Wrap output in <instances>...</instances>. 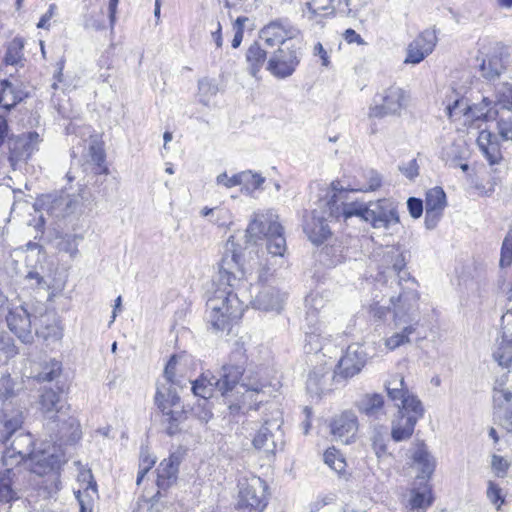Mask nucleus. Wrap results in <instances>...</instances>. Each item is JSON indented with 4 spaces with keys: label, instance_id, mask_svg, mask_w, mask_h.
<instances>
[{
    "label": "nucleus",
    "instance_id": "5701e85b",
    "mask_svg": "<svg viewBox=\"0 0 512 512\" xmlns=\"http://www.w3.org/2000/svg\"><path fill=\"white\" fill-rule=\"evenodd\" d=\"M385 400L383 395L379 393H367L362 395L356 402L355 407L360 414L366 416L370 420H379L385 416L384 409Z\"/></svg>",
    "mask_w": 512,
    "mask_h": 512
},
{
    "label": "nucleus",
    "instance_id": "052dcab7",
    "mask_svg": "<svg viewBox=\"0 0 512 512\" xmlns=\"http://www.w3.org/2000/svg\"><path fill=\"white\" fill-rule=\"evenodd\" d=\"M486 495L491 504H493L497 510H500L502 504L505 501L502 489L494 482L489 481Z\"/></svg>",
    "mask_w": 512,
    "mask_h": 512
},
{
    "label": "nucleus",
    "instance_id": "37998d69",
    "mask_svg": "<svg viewBox=\"0 0 512 512\" xmlns=\"http://www.w3.org/2000/svg\"><path fill=\"white\" fill-rule=\"evenodd\" d=\"M76 499L80 505V512H93V506L96 499H98V489L84 488L75 492Z\"/></svg>",
    "mask_w": 512,
    "mask_h": 512
},
{
    "label": "nucleus",
    "instance_id": "9b49d317",
    "mask_svg": "<svg viewBox=\"0 0 512 512\" xmlns=\"http://www.w3.org/2000/svg\"><path fill=\"white\" fill-rule=\"evenodd\" d=\"M282 423L279 415L265 420L253 439L254 447L267 453H274L278 448L282 449L284 444Z\"/></svg>",
    "mask_w": 512,
    "mask_h": 512
},
{
    "label": "nucleus",
    "instance_id": "603ef678",
    "mask_svg": "<svg viewBox=\"0 0 512 512\" xmlns=\"http://www.w3.org/2000/svg\"><path fill=\"white\" fill-rule=\"evenodd\" d=\"M61 370V362L53 359L42 368L36 379L39 382H51L60 376Z\"/></svg>",
    "mask_w": 512,
    "mask_h": 512
},
{
    "label": "nucleus",
    "instance_id": "423d86ee",
    "mask_svg": "<svg viewBox=\"0 0 512 512\" xmlns=\"http://www.w3.org/2000/svg\"><path fill=\"white\" fill-rule=\"evenodd\" d=\"M237 510L239 512H263L268 504V485L259 476L242 478L238 484Z\"/></svg>",
    "mask_w": 512,
    "mask_h": 512
},
{
    "label": "nucleus",
    "instance_id": "f8f14e48",
    "mask_svg": "<svg viewBox=\"0 0 512 512\" xmlns=\"http://www.w3.org/2000/svg\"><path fill=\"white\" fill-rule=\"evenodd\" d=\"M33 445V436L21 429L13 436L7 445H5L6 449L2 456L3 465L13 467L29 459L34 452Z\"/></svg>",
    "mask_w": 512,
    "mask_h": 512
},
{
    "label": "nucleus",
    "instance_id": "4468645a",
    "mask_svg": "<svg viewBox=\"0 0 512 512\" xmlns=\"http://www.w3.org/2000/svg\"><path fill=\"white\" fill-rule=\"evenodd\" d=\"M331 195L332 191L327 194L328 199L322 206V214L314 210L310 219L306 220L304 224V232L313 244H322L331 235L330 227L327 223L328 218L337 219L330 215L328 208V201Z\"/></svg>",
    "mask_w": 512,
    "mask_h": 512
},
{
    "label": "nucleus",
    "instance_id": "6ab92c4d",
    "mask_svg": "<svg viewBox=\"0 0 512 512\" xmlns=\"http://www.w3.org/2000/svg\"><path fill=\"white\" fill-rule=\"evenodd\" d=\"M358 418L351 410H346L336 416L331 423V432L336 440L349 444L358 431Z\"/></svg>",
    "mask_w": 512,
    "mask_h": 512
},
{
    "label": "nucleus",
    "instance_id": "b1692460",
    "mask_svg": "<svg viewBox=\"0 0 512 512\" xmlns=\"http://www.w3.org/2000/svg\"><path fill=\"white\" fill-rule=\"evenodd\" d=\"M305 323L323 322L324 314L330 309L329 300L324 293L314 291L305 299Z\"/></svg>",
    "mask_w": 512,
    "mask_h": 512
},
{
    "label": "nucleus",
    "instance_id": "e433bc0d",
    "mask_svg": "<svg viewBox=\"0 0 512 512\" xmlns=\"http://www.w3.org/2000/svg\"><path fill=\"white\" fill-rule=\"evenodd\" d=\"M24 39L21 37H15L12 39L6 49L5 56L3 58V61L6 65H12L17 66L21 65L23 66L24 59Z\"/></svg>",
    "mask_w": 512,
    "mask_h": 512
},
{
    "label": "nucleus",
    "instance_id": "bf43d9fd",
    "mask_svg": "<svg viewBox=\"0 0 512 512\" xmlns=\"http://www.w3.org/2000/svg\"><path fill=\"white\" fill-rule=\"evenodd\" d=\"M500 107L499 111H506L510 113L512 111V87L505 86L501 91L498 92L497 102L495 107Z\"/></svg>",
    "mask_w": 512,
    "mask_h": 512
},
{
    "label": "nucleus",
    "instance_id": "412c9836",
    "mask_svg": "<svg viewBox=\"0 0 512 512\" xmlns=\"http://www.w3.org/2000/svg\"><path fill=\"white\" fill-rule=\"evenodd\" d=\"M23 422L22 411L6 407L0 409V442L7 445L13 436L22 429Z\"/></svg>",
    "mask_w": 512,
    "mask_h": 512
},
{
    "label": "nucleus",
    "instance_id": "3c124183",
    "mask_svg": "<svg viewBox=\"0 0 512 512\" xmlns=\"http://www.w3.org/2000/svg\"><path fill=\"white\" fill-rule=\"evenodd\" d=\"M199 101L203 105H208L211 97L215 96L219 89L214 80L204 78L198 81Z\"/></svg>",
    "mask_w": 512,
    "mask_h": 512
},
{
    "label": "nucleus",
    "instance_id": "9d476101",
    "mask_svg": "<svg viewBox=\"0 0 512 512\" xmlns=\"http://www.w3.org/2000/svg\"><path fill=\"white\" fill-rule=\"evenodd\" d=\"M405 92L398 86H390L374 99V105L369 108V117L383 118L398 114L404 108Z\"/></svg>",
    "mask_w": 512,
    "mask_h": 512
},
{
    "label": "nucleus",
    "instance_id": "8fccbe9b",
    "mask_svg": "<svg viewBox=\"0 0 512 512\" xmlns=\"http://www.w3.org/2000/svg\"><path fill=\"white\" fill-rule=\"evenodd\" d=\"M363 178L365 183L357 188L355 191L369 192L376 191L382 186V176L379 172L374 169H368L363 172Z\"/></svg>",
    "mask_w": 512,
    "mask_h": 512
},
{
    "label": "nucleus",
    "instance_id": "72a5a7b5",
    "mask_svg": "<svg viewBox=\"0 0 512 512\" xmlns=\"http://www.w3.org/2000/svg\"><path fill=\"white\" fill-rule=\"evenodd\" d=\"M492 101L483 98L482 103L474 106H465L461 111L470 115L473 120L491 121L496 120L500 111L496 107H490Z\"/></svg>",
    "mask_w": 512,
    "mask_h": 512
},
{
    "label": "nucleus",
    "instance_id": "c756f323",
    "mask_svg": "<svg viewBox=\"0 0 512 512\" xmlns=\"http://www.w3.org/2000/svg\"><path fill=\"white\" fill-rule=\"evenodd\" d=\"M27 97L21 85H15L7 79L0 81V106L10 110Z\"/></svg>",
    "mask_w": 512,
    "mask_h": 512
},
{
    "label": "nucleus",
    "instance_id": "0eeeda50",
    "mask_svg": "<svg viewBox=\"0 0 512 512\" xmlns=\"http://www.w3.org/2000/svg\"><path fill=\"white\" fill-rule=\"evenodd\" d=\"M405 287L401 286V292L397 297H391L394 324L401 328L402 324L416 326L419 321L418 301L419 293L415 289V285L411 282L406 283Z\"/></svg>",
    "mask_w": 512,
    "mask_h": 512
},
{
    "label": "nucleus",
    "instance_id": "f3484780",
    "mask_svg": "<svg viewBox=\"0 0 512 512\" xmlns=\"http://www.w3.org/2000/svg\"><path fill=\"white\" fill-rule=\"evenodd\" d=\"M424 407L421 412L416 410L398 409L397 417L392 421L391 437L395 442L409 439L419 419L424 416Z\"/></svg>",
    "mask_w": 512,
    "mask_h": 512
},
{
    "label": "nucleus",
    "instance_id": "a878e982",
    "mask_svg": "<svg viewBox=\"0 0 512 512\" xmlns=\"http://www.w3.org/2000/svg\"><path fill=\"white\" fill-rule=\"evenodd\" d=\"M477 144L490 165L500 162L502 153L495 134L487 130H482L477 138Z\"/></svg>",
    "mask_w": 512,
    "mask_h": 512
},
{
    "label": "nucleus",
    "instance_id": "4d7b16f0",
    "mask_svg": "<svg viewBox=\"0 0 512 512\" xmlns=\"http://www.w3.org/2000/svg\"><path fill=\"white\" fill-rule=\"evenodd\" d=\"M79 205L80 202L78 199L71 198L70 196H65L55 200L52 205V209L62 208V212L58 216L65 217L74 213L79 207Z\"/></svg>",
    "mask_w": 512,
    "mask_h": 512
},
{
    "label": "nucleus",
    "instance_id": "c9c22d12",
    "mask_svg": "<svg viewBox=\"0 0 512 512\" xmlns=\"http://www.w3.org/2000/svg\"><path fill=\"white\" fill-rule=\"evenodd\" d=\"M13 476L12 467L0 471V504H11L19 499L17 491L13 488Z\"/></svg>",
    "mask_w": 512,
    "mask_h": 512
},
{
    "label": "nucleus",
    "instance_id": "f03ea898",
    "mask_svg": "<svg viewBox=\"0 0 512 512\" xmlns=\"http://www.w3.org/2000/svg\"><path fill=\"white\" fill-rule=\"evenodd\" d=\"M245 364V349L237 342L229 363L224 364L216 376L215 384L226 399L231 414L241 409H257L265 401L266 384L258 377V373L246 371Z\"/></svg>",
    "mask_w": 512,
    "mask_h": 512
},
{
    "label": "nucleus",
    "instance_id": "39448f33",
    "mask_svg": "<svg viewBox=\"0 0 512 512\" xmlns=\"http://www.w3.org/2000/svg\"><path fill=\"white\" fill-rule=\"evenodd\" d=\"M41 410L50 421L47 423L49 430L55 432L54 442L61 444H73L81 438V430L78 420L68 414L70 407L62 399L59 392L53 389H45L40 397Z\"/></svg>",
    "mask_w": 512,
    "mask_h": 512
},
{
    "label": "nucleus",
    "instance_id": "774afa93",
    "mask_svg": "<svg viewBox=\"0 0 512 512\" xmlns=\"http://www.w3.org/2000/svg\"><path fill=\"white\" fill-rule=\"evenodd\" d=\"M502 336L504 339L512 340V310L507 311L501 318Z\"/></svg>",
    "mask_w": 512,
    "mask_h": 512
},
{
    "label": "nucleus",
    "instance_id": "393cba45",
    "mask_svg": "<svg viewBox=\"0 0 512 512\" xmlns=\"http://www.w3.org/2000/svg\"><path fill=\"white\" fill-rule=\"evenodd\" d=\"M29 460L31 461L32 472L38 475H44L58 469L61 463L60 456L57 455L54 450L50 451L45 449L34 451Z\"/></svg>",
    "mask_w": 512,
    "mask_h": 512
},
{
    "label": "nucleus",
    "instance_id": "bb28decb",
    "mask_svg": "<svg viewBox=\"0 0 512 512\" xmlns=\"http://www.w3.org/2000/svg\"><path fill=\"white\" fill-rule=\"evenodd\" d=\"M164 396V392L160 388H158L155 395V402L158 408L163 413V421L168 424L166 432L167 434L172 436L179 432V425L181 422L184 421L185 413L183 410L180 409H168L167 405H165L164 402L161 400V398H164Z\"/></svg>",
    "mask_w": 512,
    "mask_h": 512
},
{
    "label": "nucleus",
    "instance_id": "20e7f679",
    "mask_svg": "<svg viewBox=\"0 0 512 512\" xmlns=\"http://www.w3.org/2000/svg\"><path fill=\"white\" fill-rule=\"evenodd\" d=\"M247 242L256 243L258 240L266 239V248L270 259L259 274L260 279L266 280L268 276L276 271L277 266L284 265V255L287 249L286 239L282 225L278 222V215L272 211L254 214L246 229Z\"/></svg>",
    "mask_w": 512,
    "mask_h": 512
},
{
    "label": "nucleus",
    "instance_id": "c85d7f7f",
    "mask_svg": "<svg viewBox=\"0 0 512 512\" xmlns=\"http://www.w3.org/2000/svg\"><path fill=\"white\" fill-rule=\"evenodd\" d=\"M383 263L387 269L391 270L394 274H397L399 278V285H402V281L405 283L411 282L415 284V280L410 277L409 273L403 271L405 267V259L403 254L396 248H390L383 255Z\"/></svg>",
    "mask_w": 512,
    "mask_h": 512
},
{
    "label": "nucleus",
    "instance_id": "cd10ccee",
    "mask_svg": "<svg viewBox=\"0 0 512 512\" xmlns=\"http://www.w3.org/2000/svg\"><path fill=\"white\" fill-rule=\"evenodd\" d=\"M283 302L284 294H281L275 288L267 287L256 295L252 303L256 309L279 312L282 309Z\"/></svg>",
    "mask_w": 512,
    "mask_h": 512
},
{
    "label": "nucleus",
    "instance_id": "680f3d73",
    "mask_svg": "<svg viewBox=\"0 0 512 512\" xmlns=\"http://www.w3.org/2000/svg\"><path fill=\"white\" fill-rule=\"evenodd\" d=\"M334 1L335 0H311L309 2H306L305 6H306L308 12L311 13L312 16H314L320 12H324V11H328V10H331V12H333L334 7H333L332 3Z\"/></svg>",
    "mask_w": 512,
    "mask_h": 512
},
{
    "label": "nucleus",
    "instance_id": "69168bd1",
    "mask_svg": "<svg viewBox=\"0 0 512 512\" xmlns=\"http://www.w3.org/2000/svg\"><path fill=\"white\" fill-rule=\"evenodd\" d=\"M177 364V359L175 356H171L169 361L167 362L164 369V378L166 384L178 385L179 387H183L182 381L175 379V368Z\"/></svg>",
    "mask_w": 512,
    "mask_h": 512
},
{
    "label": "nucleus",
    "instance_id": "473e14b6",
    "mask_svg": "<svg viewBox=\"0 0 512 512\" xmlns=\"http://www.w3.org/2000/svg\"><path fill=\"white\" fill-rule=\"evenodd\" d=\"M245 59L250 75L257 77L258 73L267 62V52L262 48L259 42H254L247 49Z\"/></svg>",
    "mask_w": 512,
    "mask_h": 512
},
{
    "label": "nucleus",
    "instance_id": "1a4fd4ad",
    "mask_svg": "<svg viewBox=\"0 0 512 512\" xmlns=\"http://www.w3.org/2000/svg\"><path fill=\"white\" fill-rule=\"evenodd\" d=\"M300 35V29L287 18L272 20L259 31V38L270 47L295 43Z\"/></svg>",
    "mask_w": 512,
    "mask_h": 512
},
{
    "label": "nucleus",
    "instance_id": "de8ad7c7",
    "mask_svg": "<svg viewBox=\"0 0 512 512\" xmlns=\"http://www.w3.org/2000/svg\"><path fill=\"white\" fill-rule=\"evenodd\" d=\"M56 238H59V241L56 244L59 251L68 253L72 258H75L78 255V245L79 241L82 240V237L66 234L64 236L57 235Z\"/></svg>",
    "mask_w": 512,
    "mask_h": 512
},
{
    "label": "nucleus",
    "instance_id": "7ed1b4c3",
    "mask_svg": "<svg viewBox=\"0 0 512 512\" xmlns=\"http://www.w3.org/2000/svg\"><path fill=\"white\" fill-rule=\"evenodd\" d=\"M344 191L332 183V195L328 201L330 215L336 218L341 216L347 220L353 216L371 224L375 229H391L400 222L396 203L388 198L370 201L368 204L345 203Z\"/></svg>",
    "mask_w": 512,
    "mask_h": 512
},
{
    "label": "nucleus",
    "instance_id": "0e129e2a",
    "mask_svg": "<svg viewBox=\"0 0 512 512\" xmlns=\"http://www.w3.org/2000/svg\"><path fill=\"white\" fill-rule=\"evenodd\" d=\"M193 412L203 423H207L213 416L210 402L207 400H198L197 405L193 408Z\"/></svg>",
    "mask_w": 512,
    "mask_h": 512
},
{
    "label": "nucleus",
    "instance_id": "ddd939ff",
    "mask_svg": "<svg viewBox=\"0 0 512 512\" xmlns=\"http://www.w3.org/2000/svg\"><path fill=\"white\" fill-rule=\"evenodd\" d=\"M437 41V30L435 28L422 31L408 44L404 63L419 64L433 52Z\"/></svg>",
    "mask_w": 512,
    "mask_h": 512
},
{
    "label": "nucleus",
    "instance_id": "13d9d810",
    "mask_svg": "<svg viewBox=\"0 0 512 512\" xmlns=\"http://www.w3.org/2000/svg\"><path fill=\"white\" fill-rule=\"evenodd\" d=\"M174 386L175 385L169 384V386L166 387V384H164L157 387V389L160 388L164 392L165 396L161 398V400L167 405L168 409L180 408V397Z\"/></svg>",
    "mask_w": 512,
    "mask_h": 512
},
{
    "label": "nucleus",
    "instance_id": "09e8293b",
    "mask_svg": "<svg viewBox=\"0 0 512 512\" xmlns=\"http://www.w3.org/2000/svg\"><path fill=\"white\" fill-rule=\"evenodd\" d=\"M387 427L375 425L372 428L370 440L376 455L380 456L386 452Z\"/></svg>",
    "mask_w": 512,
    "mask_h": 512
},
{
    "label": "nucleus",
    "instance_id": "2eb2a0df",
    "mask_svg": "<svg viewBox=\"0 0 512 512\" xmlns=\"http://www.w3.org/2000/svg\"><path fill=\"white\" fill-rule=\"evenodd\" d=\"M40 142V135L35 131L10 138L8 143L11 165L14 166L18 162L27 161L31 155L38 150Z\"/></svg>",
    "mask_w": 512,
    "mask_h": 512
},
{
    "label": "nucleus",
    "instance_id": "c03bdc74",
    "mask_svg": "<svg viewBox=\"0 0 512 512\" xmlns=\"http://www.w3.org/2000/svg\"><path fill=\"white\" fill-rule=\"evenodd\" d=\"M402 330L400 332L394 333L392 336L388 337L385 340V345L389 350H395L396 348L409 343L410 339L409 336L414 333L415 326L414 325H407L402 324Z\"/></svg>",
    "mask_w": 512,
    "mask_h": 512
},
{
    "label": "nucleus",
    "instance_id": "a211bd4d",
    "mask_svg": "<svg viewBox=\"0 0 512 512\" xmlns=\"http://www.w3.org/2000/svg\"><path fill=\"white\" fill-rule=\"evenodd\" d=\"M366 359L367 355L361 346L349 345L338 362L335 374L343 378H351L362 370Z\"/></svg>",
    "mask_w": 512,
    "mask_h": 512
},
{
    "label": "nucleus",
    "instance_id": "6e6d98bb",
    "mask_svg": "<svg viewBox=\"0 0 512 512\" xmlns=\"http://www.w3.org/2000/svg\"><path fill=\"white\" fill-rule=\"evenodd\" d=\"M497 128L500 137L505 141H512V115L506 111H500Z\"/></svg>",
    "mask_w": 512,
    "mask_h": 512
},
{
    "label": "nucleus",
    "instance_id": "4c0bfd02",
    "mask_svg": "<svg viewBox=\"0 0 512 512\" xmlns=\"http://www.w3.org/2000/svg\"><path fill=\"white\" fill-rule=\"evenodd\" d=\"M468 150L462 140L454 141L442 150V158L452 166H456L459 161L466 159Z\"/></svg>",
    "mask_w": 512,
    "mask_h": 512
},
{
    "label": "nucleus",
    "instance_id": "dca6fc26",
    "mask_svg": "<svg viewBox=\"0 0 512 512\" xmlns=\"http://www.w3.org/2000/svg\"><path fill=\"white\" fill-rule=\"evenodd\" d=\"M8 314L6 316L7 326L18 339L25 343L33 341L32 322L31 316L27 309L20 305L15 308H7Z\"/></svg>",
    "mask_w": 512,
    "mask_h": 512
},
{
    "label": "nucleus",
    "instance_id": "f257e3e1",
    "mask_svg": "<svg viewBox=\"0 0 512 512\" xmlns=\"http://www.w3.org/2000/svg\"><path fill=\"white\" fill-rule=\"evenodd\" d=\"M234 237L230 236L218 264V273L213 279L215 289L206 302L205 319L215 332L230 328L232 322L242 317L244 308L234 292L244 279L245 272L240 263V253Z\"/></svg>",
    "mask_w": 512,
    "mask_h": 512
},
{
    "label": "nucleus",
    "instance_id": "f704fd0d",
    "mask_svg": "<svg viewBox=\"0 0 512 512\" xmlns=\"http://www.w3.org/2000/svg\"><path fill=\"white\" fill-rule=\"evenodd\" d=\"M215 382H217L216 375L207 374H202L195 381H189L193 394L200 397V400L207 401L213 396L214 391H218V385Z\"/></svg>",
    "mask_w": 512,
    "mask_h": 512
},
{
    "label": "nucleus",
    "instance_id": "e2e57ef3",
    "mask_svg": "<svg viewBox=\"0 0 512 512\" xmlns=\"http://www.w3.org/2000/svg\"><path fill=\"white\" fill-rule=\"evenodd\" d=\"M242 181V171L232 176H229L226 172H223L216 177L217 185L223 186L227 189L241 185Z\"/></svg>",
    "mask_w": 512,
    "mask_h": 512
},
{
    "label": "nucleus",
    "instance_id": "6e6552de",
    "mask_svg": "<svg viewBox=\"0 0 512 512\" xmlns=\"http://www.w3.org/2000/svg\"><path fill=\"white\" fill-rule=\"evenodd\" d=\"M301 56V48L297 42L279 46L268 59L266 68L274 77L285 79L295 72Z\"/></svg>",
    "mask_w": 512,
    "mask_h": 512
},
{
    "label": "nucleus",
    "instance_id": "49530a36",
    "mask_svg": "<svg viewBox=\"0 0 512 512\" xmlns=\"http://www.w3.org/2000/svg\"><path fill=\"white\" fill-rule=\"evenodd\" d=\"M242 179V191L248 194H252L265 182V177H263L260 173L253 172L252 170L242 171Z\"/></svg>",
    "mask_w": 512,
    "mask_h": 512
},
{
    "label": "nucleus",
    "instance_id": "7c9ffc66",
    "mask_svg": "<svg viewBox=\"0 0 512 512\" xmlns=\"http://www.w3.org/2000/svg\"><path fill=\"white\" fill-rule=\"evenodd\" d=\"M412 459L421 472V476L418 478L423 480L430 478L435 470L436 462L423 442L416 444L412 454Z\"/></svg>",
    "mask_w": 512,
    "mask_h": 512
},
{
    "label": "nucleus",
    "instance_id": "79ce46f5",
    "mask_svg": "<svg viewBox=\"0 0 512 512\" xmlns=\"http://www.w3.org/2000/svg\"><path fill=\"white\" fill-rule=\"evenodd\" d=\"M328 372L324 367L315 368L308 375L306 387L308 392L312 394H320L324 390L325 377Z\"/></svg>",
    "mask_w": 512,
    "mask_h": 512
},
{
    "label": "nucleus",
    "instance_id": "a18cd8bd",
    "mask_svg": "<svg viewBox=\"0 0 512 512\" xmlns=\"http://www.w3.org/2000/svg\"><path fill=\"white\" fill-rule=\"evenodd\" d=\"M409 502L412 510L425 512L427 507L431 505L430 490L426 486L422 491L413 489Z\"/></svg>",
    "mask_w": 512,
    "mask_h": 512
},
{
    "label": "nucleus",
    "instance_id": "58836bf2",
    "mask_svg": "<svg viewBox=\"0 0 512 512\" xmlns=\"http://www.w3.org/2000/svg\"><path fill=\"white\" fill-rule=\"evenodd\" d=\"M493 358L499 366L509 368L512 365V340L501 337L493 352Z\"/></svg>",
    "mask_w": 512,
    "mask_h": 512
},
{
    "label": "nucleus",
    "instance_id": "4be33fe9",
    "mask_svg": "<svg viewBox=\"0 0 512 512\" xmlns=\"http://www.w3.org/2000/svg\"><path fill=\"white\" fill-rule=\"evenodd\" d=\"M179 464L180 457L175 453L171 454L169 458L160 462L156 470V484L158 487L157 495H160L161 491H166L176 483L178 478Z\"/></svg>",
    "mask_w": 512,
    "mask_h": 512
},
{
    "label": "nucleus",
    "instance_id": "338daca9",
    "mask_svg": "<svg viewBox=\"0 0 512 512\" xmlns=\"http://www.w3.org/2000/svg\"><path fill=\"white\" fill-rule=\"evenodd\" d=\"M77 481L80 485L79 489L84 488H96L97 483L93 477V474L90 469H82L78 473Z\"/></svg>",
    "mask_w": 512,
    "mask_h": 512
},
{
    "label": "nucleus",
    "instance_id": "864d4df0",
    "mask_svg": "<svg viewBox=\"0 0 512 512\" xmlns=\"http://www.w3.org/2000/svg\"><path fill=\"white\" fill-rule=\"evenodd\" d=\"M325 464L337 473L344 471L346 463L341 454L335 448H329L323 455Z\"/></svg>",
    "mask_w": 512,
    "mask_h": 512
},
{
    "label": "nucleus",
    "instance_id": "2f4dec72",
    "mask_svg": "<svg viewBox=\"0 0 512 512\" xmlns=\"http://www.w3.org/2000/svg\"><path fill=\"white\" fill-rule=\"evenodd\" d=\"M387 395L392 401L396 402L398 409L416 410L418 412L422 410V402L416 395L410 393L406 386L389 388Z\"/></svg>",
    "mask_w": 512,
    "mask_h": 512
},
{
    "label": "nucleus",
    "instance_id": "aec40b11",
    "mask_svg": "<svg viewBox=\"0 0 512 512\" xmlns=\"http://www.w3.org/2000/svg\"><path fill=\"white\" fill-rule=\"evenodd\" d=\"M324 322L305 323V343L306 353H318L331 340L332 334L323 325Z\"/></svg>",
    "mask_w": 512,
    "mask_h": 512
},
{
    "label": "nucleus",
    "instance_id": "5fc2aeb1",
    "mask_svg": "<svg viewBox=\"0 0 512 512\" xmlns=\"http://www.w3.org/2000/svg\"><path fill=\"white\" fill-rule=\"evenodd\" d=\"M512 264V225L504 237L501 247L499 265L501 268L509 267Z\"/></svg>",
    "mask_w": 512,
    "mask_h": 512
},
{
    "label": "nucleus",
    "instance_id": "a19ab883",
    "mask_svg": "<svg viewBox=\"0 0 512 512\" xmlns=\"http://www.w3.org/2000/svg\"><path fill=\"white\" fill-rule=\"evenodd\" d=\"M446 204V194L441 187H434L426 193L425 210L443 211Z\"/></svg>",
    "mask_w": 512,
    "mask_h": 512
},
{
    "label": "nucleus",
    "instance_id": "ea45409f",
    "mask_svg": "<svg viewBox=\"0 0 512 512\" xmlns=\"http://www.w3.org/2000/svg\"><path fill=\"white\" fill-rule=\"evenodd\" d=\"M504 70L502 60L498 56H492L488 59H484L480 65V71L482 77L488 81H495L501 75Z\"/></svg>",
    "mask_w": 512,
    "mask_h": 512
}]
</instances>
